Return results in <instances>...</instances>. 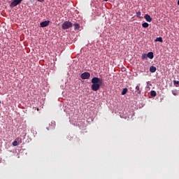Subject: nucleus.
Here are the masks:
<instances>
[{
    "label": "nucleus",
    "mask_w": 179,
    "mask_h": 179,
    "mask_svg": "<svg viewBox=\"0 0 179 179\" xmlns=\"http://www.w3.org/2000/svg\"><path fill=\"white\" fill-rule=\"evenodd\" d=\"M91 89L93 92H97L100 89V87L103 85V79L99 78L97 77H94L91 80Z\"/></svg>",
    "instance_id": "nucleus-1"
},
{
    "label": "nucleus",
    "mask_w": 179,
    "mask_h": 179,
    "mask_svg": "<svg viewBox=\"0 0 179 179\" xmlns=\"http://www.w3.org/2000/svg\"><path fill=\"white\" fill-rule=\"evenodd\" d=\"M73 26V24L69 21H66L62 24V29L63 30H66L68 29H70V27H72Z\"/></svg>",
    "instance_id": "nucleus-2"
},
{
    "label": "nucleus",
    "mask_w": 179,
    "mask_h": 179,
    "mask_svg": "<svg viewBox=\"0 0 179 179\" xmlns=\"http://www.w3.org/2000/svg\"><path fill=\"white\" fill-rule=\"evenodd\" d=\"M22 1L23 0H13L10 4V8H15V6H17V5H20V3H22Z\"/></svg>",
    "instance_id": "nucleus-3"
},
{
    "label": "nucleus",
    "mask_w": 179,
    "mask_h": 179,
    "mask_svg": "<svg viewBox=\"0 0 179 179\" xmlns=\"http://www.w3.org/2000/svg\"><path fill=\"white\" fill-rule=\"evenodd\" d=\"M80 78H81V79H83V80L89 79L90 78V73H89V72L83 73L80 75Z\"/></svg>",
    "instance_id": "nucleus-4"
},
{
    "label": "nucleus",
    "mask_w": 179,
    "mask_h": 179,
    "mask_svg": "<svg viewBox=\"0 0 179 179\" xmlns=\"http://www.w3.org/2000/svg\"><path fill=\"white\" fill-rule=\"evenodd\" d=\"M135 93H137V94H141L142 93V87H141V84H138L136 86V92Z\"/></svg>",
    "instance_id": "nucleus-5"
},
{
    "label": "nucleus",
    "mask_w": 179,
    "mask_h": 179,
    "mask_svg": "<svg viewBox=\"0 0 179 179\" xmlns=\"http://www.w3.org/2000/svg\"><path fill=\"white\" fill-rule=\"evenodd\" d=\"M144 18L145 19L146 22H150L152 20V17H150L149 14H145L144 15Z\"/></svg>",
    "instance_id": "nucleus-6"
},
{
    "label": "nucleus",
    "mask_w": 179,
    "mask_h": 179,
    "mask_svg": "<svg viewBox=\"0 0 179 179\" xmlns=\"http://www.w3.org/2000/svg\"><path fill=\"white\" fill-rule=\"evenodd\" d=\"M156 71H157L156 66H151L150 67V72H151V73H155V72H156Z\"/></svg>",
    "instance_id": "nucleus-7"
},
{
    "label": "nucleus",
    "mask_w": 179,
    "mask_h": 179,
    "mask_svg": "<svg viewBox=\"0 0 179 179\" xmlns=\"http://www.w3.org/2000/svg\"><path fill=\"white\" fill-rule=\"evenodd\" d=\"M147 58H149L150 59H153L154 55L152 52H150L147 54Z\"/></svg>",
    "instance_id": "nucleus-8"
},
{
    "label": "nucleus",
    "mask_w": 179,
    "mask_h": 179,
    "mask_svg": "<svg viewBox=\"0 0 179 179\" xmlns=\"http://www.w3.org/2000/svg\"><path fill=\"white\" fill-rule=\"evenodd\" d=\"M75 30H79L80 29V24L76 23L73 24Z\"/></svg>",
    "instance_id": "nucleus-9"
},
{
    "label": "nucleus",
    "mask_w": 179,
    "mask_h": 179,
    "mask_svg": "<svg viewBox=\"0 0 179 179\" xmlns=\"http://www.w3.org/2000/svg\"><path fill=\"white\" fill-rule=\"evenodd\" d=\"M128 93V88H124L122 91V95L124 96Z\"/></svg>",
    "instance_id": "nucleus-10"
},
{
    "label": "nucleus",
    "mask_w": 179,
    "mask_h": 179,
    "mask_svg": "<svg viewBox=\"0 0 179 179\" xmlns=\"http://www.w3.org/2000/svg\"><path fill=\"white\" fill-rule=\"evenodd\" d=\"M150 94H151L152 97H156V96H157V94L156 93V91L152 90V91L150 92Z\"/></svg>",
    "instance_id": "nucleus-11"
},
{
    "label": "nucleus",
    "mask_w": 179,
    "mask_h": 179,
    "mask_svg": "<svg viewBox=\"0 0 179 179\" xmlns=\"http://www.w3.org/2000/svg\"><path fill=\"white\" fill-rule=\"evenodd\" d=\"M142 27H144L145 29L149 27V24H148V22H144L142 24Z\"/></svg>",
    "instance_id": "nucleus-12"
},
{
    "label": "nucleus",
    "mask_w": 179,
    "mask_h": 179,
    "mask_svg": "<svg viewBox=\"0 0 179 179\" xmlns=\"http://www.w3.org/2000/svg\"><path fill=\"white\" fill-rule=\"evenodd\" d=\"M155 41H159V43H163V38L158 37L155 39Z\"/></svg>",
    "instance_id": "nucleus-13"
},
{
    "label": "nucleus",
    "mask_w": 179,
    "mask_h": 179,
    "mask_svg": "<svg viewBox=\"0 0 179 179\" xmlns=\"http://www.w3.org/2000/svg\"><path fill=\"white\" fill-rule=\"evenodd\" d=\"M148 59V55L147 54H143L142 55V59Z\"/></svg>",
    "instance_id": "nucleus-14"
},
{
    "label": "nucleus",
    "mask_w": 179,
    "mask_h": 179,
    "mask_svg": "<svg viewBox=\"0 0 179 179\" xmlns=\"http://www.w3.org/2000/svg\"><path fill=\"white\" fill-rule=\"evenodd\" d=\"M136 15L137 17H141V15H142V13H141V11H138L136 13Z\"/></svg>",
    "instance_id": "nucleus-15"
},
{
    "label": "nucleus",
    "mask_w": 179,
    "mask_h": 179,
    "mask_svg": "<svg viewBox=\"0 0 179 179\" xmlns=\"http://www.w3.org/2000/svg\"><path fill=\"white\" fill-rule=\"evenodd\" d=\"M41 27H45V21H43L41 23Z\"/></svg>",
    "instance_id": "nucleus-16"
},
{
    "label": "nucleus",
    "mask_w": 179,
    "mask_h": 179,
    "mask_svg": "<svg viewBox=\"0 0 179 179\" xmlns=\"http://www.w3.org/2000/svg\"><path fill=\"white\" fill-rule=\"evenodd\" d=\"M12 145L13 146H17V141H14L13 143H12Z\"/></svg>",
    "instance_id": "nucleus-17"
},
{
    "label": "nucleus",
    "mask_w": 179,
    "mask_h": 179,
    "mask_svg": "<svg viewBox=\"0 0 179 179\" xmlns=\"http://www.w3.org/2000/svg\"><path fill=\"white\" fill-rule=\"evenodd\" d=\"M172 94H173V96H177V90H172Z\"/></svg>",
    "instance_id": "nucleus-18"
},
{
    "label": "nucleus",
    "mask_w": 179,
    "mask_h": 179,
    "mask_svg": "<svg viewBox=\"0 0 179 179\" xmlns=\"http://www.w3.org/2000/svg\"><path fill=\"white\" fill-rule=\"evenodd\" d=\"M173 85H179V81L173 80Z\"/></svg>",
    "instance_id": "nucleus-19"
},
{
    "label": "nucleus",
    "mask_w": 179,
    "mask_h": 179,
    "mask_svg": "<svg viewBox=\"0 0 179 179\" xmlns=\"http://www.w3.org/2000/svg\"><path fill=\"white\" fill-rule=\"evenodd\" d=\"M48 24H50V20H46L45 21V26H48Z\"/></svg>",
    "instance_id": "nucleus-20"
},
{
    "label": "nucleus",
    "mask_w": 179,
    "mask_h": 179,
    "mask_svg": "<svg viewBox=\"0 0 179 179\" xmlns=\"http://www.w3.org/2000/svg\"><path fill=\"white\" fill-rule=\"evenodd\" d=\"M38 2H44V0H38Z\"/></svg>",
    "instance_id": "nucleus-21"
},
{
    "label": "nucleus",
    "mask_w": 179,
    "mask_h": 179,
    "mask_svg": "<svg viewBox=\"0 0 179 179\" xmlns=\"http://www.w3.org/2000/svg\"><path fill=\"white\" fill-rule=\"evenodd\" d=\"M178 5L179 6V0L178 1Z\"/></svg>",
    "instance_id": "nucleus-22"
},
{
    "label": "nucleus",
    "mask_w": 179,
    "mask_h": 179,
    "mask_svg": "<svg viewBox=\"0 0 179 179\" xmlns=\"http://www.w3.org/2000/svg\"><path fill=\"white\" fill-rule=\"evenodd\" d=\"M103 1H105V2H107V1H108V0H103Z\"/></svg>",
    "instance_id": "nucleus-23"
},
{
    "label": "nucleus",
    "mask_w": 179,
    "mask_h": 179,
    "mask_svg": "<svg viewBox=\"0 0 179 179\" xmlns=\"http://www.w3.org/2000/svg\"><path fill=\"white\" fill-rule=\"evenodd\" d=\"M0 104H1V101H0Z\"/></svg>",
    "instance_id": "nucleus-24"
}]
</instances>
